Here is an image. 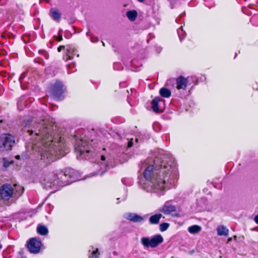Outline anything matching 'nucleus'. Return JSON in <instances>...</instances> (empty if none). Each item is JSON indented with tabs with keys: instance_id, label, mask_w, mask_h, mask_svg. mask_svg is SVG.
<instances>
[{
	"instance_id": "nucleus-2",
	"label": "nucleus",
	"mask_w": 258,
	"mask_h": 258,
	"mask_svg": "<svg viewBox=\"0 0 258 258\" xmlns=\"http://www.w3.org/2000/svg\"><path fill=\"white\" fill-rule=\"evenodd\" d=\"M144 176L147 181L143 188L148 192H156L161 196L164 194L166 183L171 184L177 178L178 171L173 163L169 164L163 161L159 168H155L153 165L146 167Z\"/></svg>"
},
{
	"instance_id": "nucleus-15",
	"label": "nucleus",
	"mask_w": 258,
	"mask_h": 258,
	"mask_svg": "<svg viewBox=\"0 0 258 258\" xmlns=\"http://www.w3.org/2000/svg\"><path fill=\"white\" fill-rule=\"evenodd\" d=\"M162 217L161 214H156L152 215L149 218V223L151 224H157L159 223L160 219Z\"/></svg>"
},
{
	"instance_id": "nucleus-17",
	"label": "nucleus",
	"mask_w": 258,
	"mask_h": 258,
	"mask_svg": "<svg viewBox=\"0 0 258 258\" xmlns=\"http://www.w3.org/2000/svg\"><path fill=\"white\" fill-rule=\"evenodd\" d=\"M126 15L131 21H134L138 16V13L136 10L129 11L126 12Z\"/></svg>"
},
{
	"instance_id": "nucleus-25",
	"label": "nucleus",
	"mask_w": 258,
	"mask_h": 258,
	"mask_svg": "<svg viewBox=\"0 0 258 258\" xmlns=\"http://www.w3.org/2000/svg\"><path fill=\"white\" fill-rule=\"evenodd\" d=\"M39 53L46 59H47L49 57V55L47 52L44 50H41L39 51Z\"/></svg>"
},
{
	"instance_id": "nucleus-31",
	"label": "nucleus",
	"mask_w": 258,
	"mask_h": 258,
	"mask_svg": "<svg viewBox=\"0 0 258 258\" xmlns=\"http://www.w3.org/2000/svg\"><path fill=\"white\" fill-rule=\"evenodd\" d=\"M19 194L20 195H21L23 192V190H24V188L23 187H21V186H19Z\"/></svg>"
},
{
	"instance_id": "nucleus-3",
	"label": "nucleus",
	"mask_w": 258,
	"mask_h": 258,
	"mask_svg": "<svg viewBox=\"0 0 258 258\" xmlns=\"http://www.w3.org/2000/svg\"><path fill=\"white\" fill-rule=\"evenodd\" d=\"M76 173L74 169L68 168L57 172L49 179L50 186L58 189L76 181Z\"/></svg>"
},
{
	"instance_id": "nucleus-37",
	"label": "nucleus",
	"mask_w": 258,
	"mask_h": 258,
	"mask_svg": "<svg viewBox=\"0 0 258 258\" xmlns=\"http://www.w3.org/2000/svg\"><path fill=\"white\" fill-rule=\"evenodd\" d=\"M16 158L17 159H19L20 158V156L19 155H17L16 156Z\"/></svg>"
},
{
	"instance_id": "nucleus-12",
	"label": "nucleus",
	"mask_w": 258,
	"mask_h": 258,
	"mask_svg": "<svg viewBox=\"0 0 258 258\" xmlns=\"http://www.w3.org/2000/svg\"><path fill=\"white\" fill-rule=\"evenodd\" d=\"M187 79L180 76L176 80V88L178 90H185L187 87Z\"/></svg>"
},
{
	"instance_id": "nucleus-9",
	"label": "nucleus",
	"mask_w": 258,
	"mask_h": 258,
	"mask_svg": "<svg viewBox=\"0 0 258 258\" xmlns=\"http://www.w3.org/2000/svg\"><path fill=\"white\" fill-rule=\"evenodd\" d=\"M41 246V242L35 238H31L27 242V247L31 253H38Z\"/></svg>"
},
{
	"instance_id": "nucleus-6",
	"label": "nucleus",
	"mask_w": 258,
	"mask_h": 258,
	"mask_svg": "<svg viewBox=\"0 0 258 258\" xmlns=\"http://www.w3.org/2000/svg\"><path fill=\"white\" fill-rule=\"evenodd\" d=\"M15 141L14 137L9 134H3L0 136V149L2 150H11Z\"/></svg>"
},
{
	"instance_id": "nucleus-39",
	"label": "nucleus",
	"mask_w": 258,
	"mask_h": 258,
	"mask_svg": "<svg viewBox=\"0 0 258 258\" xmlns=\"http://www.w3.org/2000/svg\"><path fill=\"white\" fill-rule=\"evenodd\" d=\"M2 248V244L0 243V250Z\"/></svg>"
},
{
	"instance_id": "nucleus-29",
	"label": "nucleus",
	"mask_w": 258,
	"mask_h": 258,
	"mask_svg": "<svg viewBox=\"0 0 258 258\" xmlns=\"http://www.w3.org/2000/svg\"><path fill=\"white\" fill-rule=\"evenodd\" d=\"M133 139L128 142V147H131L133 146Z\"/></svg>"
},
{
	"instance_id": "nucleus-5",
	"label": "nucleus",
	"mask_w": 258,
	"mask_h": 258,
	"mask_svg": "<svg viewBox=\"0 0 258 258\" xmlns=\"http://www.w3.org/2000/svg\"><path fill=\"white\" fill-rule=\"evenodd\" d=\"M89 144L90 143L83 140L77 141L75 145L76 152L79 153L80 156H84L87 159L88 156H86V154L93 152L89 147Z\"/></svg>"
},
{
	"instance_id": "nucleus-4",
	"label": "nucleus",
	"mask_w": 258,
	"mask_h": 258,
	"mask_svg": "<svg viewBox=\"0 0 258 258\" xmlns=\"http://www.w3.org/2000/svg\"><path fill=\"white\" fill-rule=\"evenodd\" d=\"M163 241V238L160 234L155 235L152 237H143L141 239L142 245L146 248H155Z\"/></svg>"
},
{
	"instance_id": "nucleus-26",
	"label": "nucleus",
	"mask_w": 258,
	"mask_h": 258,
	"mask_svg": "<svg viewBox=\"0 0 258 258\" xmlns=\"http://www.w3.org/2000/svg\"><path fill=\"white\" fill-rule=\"evenodd\" d=\"M177 33L178 34V36H179V39L180 40V41H181L182 39L183 38H182V34L183 33V30L181 28H179L178 30H177Z\"/></svg>"
},
{
	"instance_id": "nucleus-32",
	"label": "nucleus",
	"mask_w": 258,
	"mask_h": 258,
	"mask_svg": "<svg viewBox=\"0 0 258 258\" xmlns=\"http://www.w3.org/2000/svg\"><path fill=\"white\" fill-rule=\"evenodd\" d=\"M26 76V74H25V73H23L21 76H20V78H19V80H22Z\"/></svg>"
},
{
	"instance_id": "nucleus-35",
	"label": "nucleus",
	"mask_w": 258,
	"mask_h": 258,
	"mask_svg": "<svg viewBox=\"0 0 258 258\" xmlns=\"http://www.w3.org/2000/svg\"><path fill=\"white\" fill-rule=\"evenodd\" d=\"M232 239V237H229L228 239V241H227V243L229 242L230 241H231Z\"/></svg>"
},
{
	"instance_id": "nucleus-10",
	"label": "nucleus",
	"mask_w": 258,
	"mask_h": 258,
	"mask_svg": "<svg viewBox=\"0 0 258 258\" xmlns=\"http://www.w3.org/2000/svg\"><path fill=\"white\" fill-rule=\"evenodd\" d=\"M124 217L132 222L135 223L142 222L144 220V217L138 215L136 213H127L124 214Z\"/></svg>"
},
{
	"instance_id": "nucleus-38",
	"label": "nucleus",
	"mask_w": 258,
	"mask_h": 258,
	"mask_svg": "<svg viewBox=\"0 0 258 258\" xmlns=\"http://www.w3.org/2000/svg\"><path fill=\"white\" fill-rule=\"evenodd\" d=\"M233 238H234V239L235 240H236V239H237V236H236V235H235V236H233Z\"/></svg>"
},
{
	"instance_id": "nucleus-41",
	"label": "nucleus",
	"mask_w": 258,
	"mask_h": 258,
	"mask_svg": "<svg viewBox=\"0 0 258 258\" xmlns=\"http://www.w3.org/2000/svg\"><path fill=\"white\" fill-rule=\"evenodd\" d=\"M102 43L103 45L105 46V44H104V43L103 41H102Z\"/></svg>"
},
{
	"instance_id": "nucleus-34",
	"label": "nucleus",
	"mask_w": 258,
	"mask_h": 258,
	"mask_svg": "<svg viewBox=\"0 0 258 258\" xmlns=\"http://www.w3.org/2000/svg\"><path fill=\"white\" fill-rule=\"evenodd\" d=\"M101 160L102 161H104L105 160V157L103 155H101Z\"/></svg>"
},
{
	"instance_id": "nucleus-11",
	"label": "nucleus",
	"mask_w": 258,
	"mask_h": 258,
	"mask_svg": "<svg viewBox=\"0 0 258 258\" xmlns=\"http://www.w3.org/2000/svg\"><path fill=\"white\" fill-rule=\"evenodd\" d=\"M176 210V208L175 206L171 205L169 202H167L163 206L160 211L165 214L168 215L171 214L172 212H175Z\"/></svg>"
},
{
	"instance_id": "nucleus-22",
	"label": "nucleus",
	"mask_w": 258,
	"mask_h": 258,
	"mask_svg": "<svg viewBox=\"0 0 258 258\" xmlns=\"http://www.w3.org/2000/svg\"><path fill=\"white\" fill-rule=\"evenodd\" d=\"M89 258H98L100 253L98 252V248L94 249L92 247L91 249H89Z\"/></svg>"
},
{
	"instance_id": "nucleus-7",
	"label": "nucleus",
	"mask_w": 258,
	"mask_h": 258,
	"mask_svg": "<svg viewBox=\"0 0 258 258\" xmlns=\"http://www.w3.org/2000/svg\"><path fill=\"white\" fill-rule=\"evenodd\" d=\"M65 89L64 88L62 84L59 81H56V82L52 85L50 88V92L52 95L57 99H60L62 94L64 92Z\"/></svg>"
},
{
	"instance_id": "nucleus-42",
	"label": "nucleus",
	"mask_w": 258,
	"mask_h": 258,
	"mask_svg": "<svg viewBox=\"0 0 258 258\" xmlns=\"http://www.w3.org/2000/svg\"><path fill=\"white\" fill-rule=\"evenodd\" d=\"M3 122V120H1L0 121V122Z\"/></svg>"
},
{
	"instance_id": "nucleus-20",
	"label": "nucleus",
	"mask_w": 258,
	"mask_h": 258,
	"mask_svg": "<svg viewBox=\"0 0 258 258\" xmlns=\"http://www.w3.org/2000/svg\"><path fill=\"white\" fill-rule=\"evenodd\" d=\"M201 227L200 226L195 225L188 228V231L190 233L196 234L201 230Z\"/></svg>"
},
{
	"instance_id": "nucleus-24",
	"label": "nucleus",
	"mask_w": 258,
	"mask_h": 258,
	"mask_svg": "<svg viewBox=\"0 0 258 258\" xmlns=\"http://www.w3.org/2000/svg\"><path fill=\"white\" fill-rule=\"evenodd\" d=\"M169 226V224L167 223H163L160 225L159 229L162 232L166 230Z\"/></svg>"
},
{
	"instance_id": "nucleus-21",
	"label": "nucleus",
	"mask_w": 258,
	"mask_h": 258,
	"mask_svg": "<svg viewBox=\"0 0 258 258\" xmlns=\"http://www.w3.org/2000/svg\"><path fill=\"white\" fill-rule=\"evenodd\" d=\"M76 52L74 48L72 47H69L67 48V58L66 59V60L72 59L74 57V55H76Z\"/></svg>"
},
{
	"instance_id": "nucleus-27",
	"label": "nucleus",
	"mask_w": 258,
	"mask_h": 258,
	"mask_svg": "<svg viewBox=\"0 0 258 258\" xmlns=\"http://www.w3.org/2000/svg\"><path fill=\"white\" fill-rule=\"evenodd\" d=\"M91 40L92 42H97L98 41V38L96 37L92 36L91 37Z\"/></svg>"
},
{
	"instance_id": "nucleus-30",
	"label": "nucleus",
	"mask_w": 258,
	"mask_h": 258,
	"mask_svg": "<svg viewBox=\"0 0 258 258\" xmlns=\"http://www.w3.org/2000/svg\"><path fill=\"white\" fill-rule=\"evenodd\" d=\"M64 46L61 45L58 47L57 51L58 52H60L62 49H63L64 48Z\"/></svg>"
},
{
	"instance_id": "nucleus-14",
	"label": "nucleus",
	"mask_w": 258,
	"mask_h": 258,
	"mask_svg": "<svg viewBox=\"0 0 258 258\" xmlns=\"http://www.w3.org/2000/svg\"><path fill=\"white\" fill-rule=\"evenodd\" d=\"M50 14L51 17L54 21L56 22H59L60 21L61 14L59 13L58 10L56 9H51L50 10Z\"/></svg>"
},
{
	"instance_id": "nucleus-1",
	"label": "nucleus",
	"mask_w": 258,
	"mask_h": 258,
	"mask_svg": "<svg viewBox=\"0 0 258 258\" xmlns=\"http://www.w3.org/2000/svg\"><path fill=\"white\" fill-rule=\"evenodd\" d=\"M54 128L56 126L43 120L41 123H36L33 129L28 130L30 134L34 133L36 136L35 139L39 144L37 146H43L41 151V158H46L48 162H53L67 154L60 137L58 135L55 137L52 134Z\"/></svg>"
},
{
	"instance_id": "nucleus-33",
	"label": "nucleus",
	"mask_w": 258,
	"mask_h": 258,
	"mask_svg": "<svg viewBox=\"0 0 258 258\" xmlns=\"http://www.w3.org/2000/svg\"><path fill=\"white\" fill-rule=\"evenodd\" d=\"M254 221L256 223L258 224V214L255 217Z\"/></svg>"
},
{
	"instance_id": "nucleus-8",
	"label": "nucleus",
	"mask_w": 258,
	"mask_h": 258,
	"mask_svg": "<svg viewBox=\"0 0 258 258\" xmlns=\"http://www.w3.org/2000/svg\"><path fill=\"white\" fill-rule=\"evenodd\" d=\"M14 194V189L9 184H4L0 188V197L4 201L9 200Z\"/></svg>"
},
{
	"instance_id": "nucleus-13",
	"label": "nucleus",
	"mask_w": 258,
	"mask_h": 258,
	"mask_svg": "<svg viewBox=\"0 0 258 258\" xmlns=\"http://www.w3.org/2000/svg\"><path fill=\"white\" fill-rule=\"evenodd\" d=\"M217 234L219 236H227L229 233V230L224 225H220L217 228Z\"/></svg>"
},
{
	"instance_id": "nucleus-19",
	"label": "nucleus",
	"mask_w": 258,
	"mask_h": 258,
	"mask_svg": "<svg viewBox=\"0 0 258 258\" xmlns=\"http://www.w3.org/2000/svg\"><path fill=\"white\" fill-rule=\"evenodd\" d=\"M37 231L38 234L41 235H45L48 232L47 228L43 225H39L37 228Z\"/></svg>"
},
{
	"instance_id": "nucleus-40",
	"label": "nucleus",
	"mask_w": 258,
	"mask_h": 258,
	"mask_svg": "<svg viewBox=\"0 0 258 258\" xmlns=\"http://www.w3.org/2000/svg\"><path fill=\"white\" fill-rule=\"evenodd\" d=\"M136 142H138V139H137V138H136Z\"/></svg>"
},
{
	"instance_id": "nucleus-28",
	"label": "nucleus",
	"mask_w": 258,
	"mask_h": 258,
	"mask_svg": "<svg viewBox=\"0 0 258 258\" xmlns=\"http://www.w3.org/2000/svg\"><path fill=\"white\" fill-rule=\"evenodd\" d=\"M55 38L58 41H60L62 40V37L61 35L59 36L58 37H57L56 36H54Z\"/></svg>"
},
{
	"instance_id": "nucleus-36",
	"label": "nucleus",
	"mask_w": 258,
	"mask_h": 258,
	"mask_svg": "<svg viewBox=\"0 0 258 258\" xmlns=\"http://www.w3.org/2000/svg\"><path fill=\"white\" fill-rule=\"evenodd\" d=\"M137 1H138L140 3H143L144 2H145L146 0H137Z\"/></svg>"
},
{
	"instance_id": "nucleus-23",
	"label": "nucleus",
	"mask_w": 258,
	"mask_h": 258,
	"mask_svg": "<svg viewBox=\"0 0 258 258\" xmlns=\"http://www.w3.org/2000/svg\"><path fill=\"white\" fill-rule=\"evenodd\" d=\"M3 166L5 168L9 167L11 165L14 164V161L13 160H9L7 158H3Z\"/></svg>"
},
{
	"instance_id": "nucleus-18",
	"label": "nucleus",
	"mask_w": 258,
	"mask_h": 258,
	"mask_svg": "<svg viewBox=\"0 0 258 258\" xmlns=\"http://www.w3.org/2000/svg\"><path fill=\"white\" fill-rule=\"evenodd\" d=\"M160 95L163 97L168 98L171 96V91L168 89L162 88L159 91Z\"/></svg>"
},
{
	"instance_id": "nucleus-16",
	"label": "nucleus",
	"mask_w": 258,
	"mask_h": 258,
	"mask_svg": "<svg viewBox=\"0 0 258 258\" xmlns=\"http://www.w3.org/2000/svg\"><path fill=\"white\" fill-rule=\"evenodd\" d=\"M161 101L162 99H161L159 97H156L152 101V108L154 112H157L159 111V103Z\"/></svg>"
}]
</instances>
